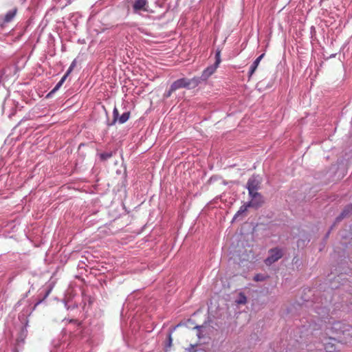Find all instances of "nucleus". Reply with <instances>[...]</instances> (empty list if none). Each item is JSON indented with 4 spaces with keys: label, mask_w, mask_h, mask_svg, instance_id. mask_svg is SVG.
<instances>
[{
    "label": "nucleus",
    "mask_w": 352,
    "mask_h": 352,
    "mask_svg": "<svg viewBox=\"0 0 352 352\" xmlns=\"http://www.w3.org/2000/svg\"><path fill=\"white\" fill-rule=\"evenodd\" d=\"M171 334H172V331H170L168 334L167 342L165 345V348H166V351H167V349L170 348L172 345L173 338H172Z\"/></svg>",
    "instance_id": "nucleus-17"
},
{
    "label": "nucleus",
    "mask_w": 352,
    "mask_h": 352,
    "mask_svg": "<svg viewBox=\"0 0 352 352\" xmlns=\"http://www.w3.org/2000/svg\"><path fill=\"white\" fill-rule=\"evenodd\" d=\"M186 327L188 328H190V329H198V324H195L192 322V318L188 320V321L186 322Z\"/></svg>",
    "instance_id": "nucleus-15"
},
{
    "label": "nucleus",
    "mask_w": 352,
    "mask_h": 352,
    "mask_svg": "<svg viewBox=\"0 0 352 352\" xmlns=\"http://www.w3.org/2000/svg\"><path fill=\"white\" fill-rule=\"evenodd\" d=\"M249 196L251 198V200L248 202L249 206L258 208L260 207L263 202V196L261 194L259 197H254L253 195Z\"/></svg>",
    "instance_id": "nucleus-7"
},
{
    "label": "nucleus",
    "mask_w": 352,
    "mask_h": 352,
    "mask_svg": "<svg viewBox=\"0 0 352 352\" xmlns=\"http://www.w3.org/2000/svg\"><path fill=\"white\" fill-rule=\"evenodd\" d=\"M246 302L247 298L243 293H240L237 299L235 300V302L238 305H244Z\"/></svg>",
    "instance_id": "nucleus-13"
},
{
    "label": "nucleus",
    "mask_w": 352,
    "mask_h": 352,
    "mask_svg": "<svg viewBox=\"0 0 352 352\" xmlns=\"http://www.w3.org/2000/svg\"><path fill=\"white\" fill-rule=\"evenodd\" d=\"M221 51L217 50L215 53V62L213 65L208 66L202 72L201 78L203 80H207L212 74L214 73L221 63Z\"/></svg>",
    "instance_id": "nucleus-4"
},
{
    "label": "nucleus",
    "mask_w": 352,
    "mask_h": 352,
    "mask_svg": "<svg viewBox=\"0 0 352 352\" xmlns=\"http://www.w3.org/2000/svg\"><path fill=\"white\" fill-rule=\"evenodd\" d=\"M316 312H317V313H318V314H319V315H320V314H321V313H320V311H319V310H318Z\"/></svg>",
    "instance_id": "nucleus-29"
},
{
    "label": "nucleus",
    "mask_w": 352,
    "mask_h": 352,
    "mask_svg": "<svg viewBox=\"0 0 352 352\" xmlns=\"http://www.w3.org/2000/svg\"><path fill=\"white\" fill-rule=\"evenodd\" d=\"M264 56H265V54H262L258 57H257L254 60V61L252 63V64L251 65V66L250 67V70H249V76H251L254 73V72L257 69L261 60L264 57Z\"/></svg>",
    "instance_id": "nucleus-9"
},
{
    "label": "nucleus",
    "mask_w": 352,
    "mask_h": 352,
    "mask_svg": "<svg viewBox=\"0 0 352 352\" xmlns=\"http://www.w3.org/2000/svg\"><path fill=\"white\" fill-rule=\"evenodd\" d=\"M64 322L67 324L65 331L69 332L73 337H82V327L80 322L76 320H64Z\"/></svg>",
    "instance_id": "nucleus-3"
},
{
    "label": "nucleus",
    "mask_w": 352,
    "mask_h": 352,
    "mask_svg": "<svg viewBox=\"0 0 352 352\" xmlns=\"http://www.w3.org/2000/svg\"><path fill=\"white\" fill-rule=\"evenodd\" d=\"M322 310V312H324V308H322L320 309Z\"/></svg>",
    "instance_id": "nucleus-30"
},
{
    "label": "nucleus",
    "mask_w": 352,
    "mask_h": 352,
    "mask_svg": "<svg viewBox=\"0 0 352 352\" xmlns=\"http://www.w3.org/2000/svg\"><path fill=\"white\" fill-rule=\"evenodd\" d=\"M112 157V152H104L100 154L102 160H107Z\"/></svg>",
    "instance_id": "nucleus-16"
},
{
    "label": "nucleus",
    "mask_w": 352,
    "mask_h": 352,
    "mask_svg": "<svg viewBox=\"0 0 352 352\" xmlns=\"http://www.w3.org/2000/svg\"><path fill=\"white\" fill-rule=\"evenodd\" d=\"M329 232H330V231H329V232L327 233L326 237H328V236H329Z\"/></svg>",
    "instance_id": "nucleus-28"
},
{
    "label": "nucleus",
    "mask_w": 352,
    "mask_h": 352,
    "mask_svg": "<svg viewBox=\"0 0 352 352\" xmlns=\"http://www.w3.org/2000/svg\"><path fill=\"white\" fill-rule=\"evenodd\" d=\"M329 330L338 335V339L346 342L352 336V327L340 321L334 322Z\"/></svg>",
    "instance_id": "nucleus-1"
},
{
    "label": "nucleus",
    "mask_w": 352,
    "mask_h": 352,
    "mask_svg": "<svg viewBox=\"0 0 352 352\" xmlns=\"http://www.w3.org/2000/svg\"><path fill=\"white\" fill-rule=\"evenodd\" d=\"M254 280L256 281H261V280H264V276L261 274H256L255 276H254Z\"/></svg>",
    "instance_id": "nucleus-20"
},
{
    "label": "nucleus",
    "mask_w": 352,
    "mask_h": 352,
    "mask_svg": "<svg viewBox=\"0 0 352 352\" xmlns=\"http://www.w3.org/2000/svg\"><path fill=\"white\" fill-rule=\"evenodd\" d=\"M198 351V344H190V346L186 349L185 352H197Z\"/></svg>",
    "instance_id": "nucleus-18"
},
{
    "label": "nucleus",
    "mask_w": 352,
    "mask_h": 352,
    "mask_svg": "<svg viewBox=\"0 0 352 352\" xmlns=\"http://www.w3.org/2000/svg\"><path fill=\"white\" fill-rule=\"evenodd\" d=\"M248 207H250V206H248V203H247V204H246V205H243V206H241L240 207V208H239V210H240L241 212H242L243 213H244V212L247 210V209H248Z\"/></svg>",
    "instance_id": "nucleus-21"
},
{
    "label": "nucleus",
    "mask_w": 352,
    "mask_h": 352,
    "mask_svg": "<svg viewBox=\"0 0 352 352\" xmlns=\"http://www.w3.org/2000/svg\"><path fill=\"white\" fill-rule=\"evenodd\" d=\"M147 3V0H136L133 5L134 12L137 13L140 10H145L144 7Z\"/></svg>",
    "instance_id": "nucleus-8"
},
{
    "label": "nucleus",
    "mask_w": 352,
    "mask_h": 352,
    "mask_svg": "<svg viewBox=\"0 0 352 352\" xmlns=\"http://www.w3.org/2000/svg\"><path fill=\"white\" fill-rule=\"evenodd\" d=\"M283 256V252L281 249L275 248L269 250V255L265 260V263L267 265H271L272 263L276 262Z\"/></svg>",
    "instance_id": "nucleus-5"
},
{
    "label": "nucleus",
    "mask_w": 352,
    "mask_h": 352,
    "mask_svg": "<svg viewBox=\"0 0 352 352\" xmlns=\"http://www.w3.org/2000/svg\"><path fill=\"white\" fill-rule=\"evenodd\" d=\"M243 214L242 212H241L239 210L236 212V213L234 214L232 221H235L240 215Z\"/></svg>",
    "instance_id": "nucleus-24"
},
{
    "label": "nucleus",
    "mask_w": 352,
    "mask_h": 352,
    "mask_svg": "<svg viewBox=\"0 0 352 352\" xmlns=\"http://www.w3.org/2000/svg\"><path fill=\"white\" fill-rule=\"evenodd\" d=\"M76 60H74L64 76L67 77L69 74L72 72V71L74 69V68L76 67Z\"/></svg>",
    "instance_id": "nucleus-19"
},
{
    "label": "nucleus",
    "mask_w": 352,
    "mask_h": 352,
    "mask_svg": "<svg viewBox=\"0 0 352 352\" xmlns=\"http://www.w3.org/2000/svg\"><path fill=\"white\" fill-rule=\"evenodd\" d=\"M25 330L26 331V329H25V328L23 329H22V331H24Z\"/></svg>",
    "instance_id": "nucleus-31"
},
{
    "label": "nucleus",
    "mask_w": 352,
    "mask_h": 352,
    "mask_svg": "<svg viewBox=\"0 0 352 352\" xmlns=\"http://www.w3.org/2000/svg\"><path fill=\"white\" fill-rule=\"evenodd\" d=\"M261 184V179L258 175H252L250 177L246 184V188L248 190L249 195L259 197L260 193L257 191L260 188Z\"/></svg>",
    "instance_id": "nucleus-2"
},
{
    "label": "nucleus",
    "mask_w": 352,
    "mask_h": 352,
    "mask_svg": "<svg viewBox=\"0 0 352 352\" xmlns=\"http://www.w3.org/2000/svg\"><path fill=\"white\" fill-rule=\"evenodd\" d=\"M175 91H171V87H170L169 90H168L167 91L165 92L164 94V97L165 98H169L172 93L174 92Z\"/></svg>",
    "instance_id": "nucleus-22"
},
{
    "label": "nucleus",
    "mask_w": 352,
    "mask_h": 352,
    "mask_svg": "<svg viewBox=\"0 0 352 352\" xmlns=\"http://www.w3.org/2000/svg\"><path fill=\"white\" fill-rule=\"evenodd\" d=\"M130 117V113L129 112H124L123 113L119 118L118 122L120 124H124L125 123Z\"/></svg>",
    "instance_id": "nucleus-14"
},
{
    "label": "nucleus",
    "mask_w": 352,
    "mask_h": 352,
    "mask_svg": "<svg viewBox=\"0 0 352 352\" xmlns=\"http://www.w3.org/2000/svg\"><path fill=\"white\" fill-rule=\"evenodd\" d=\"M325 349L329 352H331L334 349V348L333 346H329L327 345L325 346Z\"/></svg>",
    "instance_id": "nucleus-25"
},
{
    "label": "nucleus",
    "mask_w": 352,
    "mask_h": 352,
    "mask_svg": "<svg viewBox=\"0 0 352 352\" xmlns=\"http://www.w3.org/2000/svg\"><path fill=\"white\" fill-rule=\"evenodd\" d=\"M66 78L67 77L63 76L60 80V81L55 85L53 89L47 94V97L51 96L53 94L58 91L60 89V87L63 85Z\"/></svg>",
    "instance_id": "nucleus-12"
},
{
    "label": "nucleus",
    "mask_w": 352,
    "mask_h": 352,
    "mask_svg": "<svg viewBox=\"0 0 352 352\" xmlns=\"http://www.w3.org/2000/svg\"><path fill=\"white\" fill-rule=\"evenodd\" d=\"M351 211H352V205H349L347 207H346L340 213V214L336 217V221H340L342 219L346 217L351 212Z\"/></svg>",
    "instance_id": "nucleus-10"
},
{
    "label": "nucleus",
    "mask_w": 352,
    "mask_h": 352,
    "mask_svg": "<svg viewBox=\"0 0 352 352\" xmlns=\"http://www.w3.org/2000/svg\"><path fill=\"white\" fill-rule=\"evenodd\" d=\"M192 80L187 78H180L174 81L171 86V91H176L177 89L188 87L191 85Z\"/></svg>",
    "instance_id": "nucleus-6"
},
{
    "label": "nucleus",
    "mask_w": 352,
    "mask_h": 352,
    "mask_svg": "<svg viewBox=\"0 0 352 352\" xmlns=\"http://www.w3.org/2000/svg\"><path fill=\"white\" fill-rule=\"evenodd\" d=\"M50 292V289L47 291V292L46 293V294L45 296V298L49 295Z\"/></svg>",
    "instance_id": "nucleus-27"
},
{
    "label": "nucleus",
    "mask_w": 352,
    "mask_h": 352,
    "mask_svg": "<svg viewBox=\"0 0 352 352\" xmlns=\"http://www.w3.org/2000/svg\"><path fill=\"white\" fill-rule=\"evenodd\" d=\"M42 302V300H38L34 305V308Z\"/></svg>",
    "instance_id": "nucleus-26"
},
{
    "label": "nucleus",
    "mask_w": 352,
    "mask_h": 352,
    "mask_svg": "<svg viewBox=\"0 0 352 352\" xmlns=\"http://www.w3.org/2000/svg\"><path fill=\"white\" fill-rule=\"evenodd\" d=\"M113 118H114V122H115L118 117V111L116 108H114L113 111Z\"/></svg>",
    "instance_id": "nucleus-23"
},
{
    "label": "nucleus",
    "mask_w": 352,
    "mask_h": 352,
    "mask_svg": "<svg viewBox=\"0 0 352 352\" xmlns=\"http://www.w3.org/2000/svg\"><path fill=\"white\" fill-rule=\"evenodd\" d=\"M16 13V9H12L11 10H9L5 15L3 21L4 23H9L10 22L14 17L15 16Z\"/></svg>",
    "instance_id": "nucleus-11"
}]
</instances>
